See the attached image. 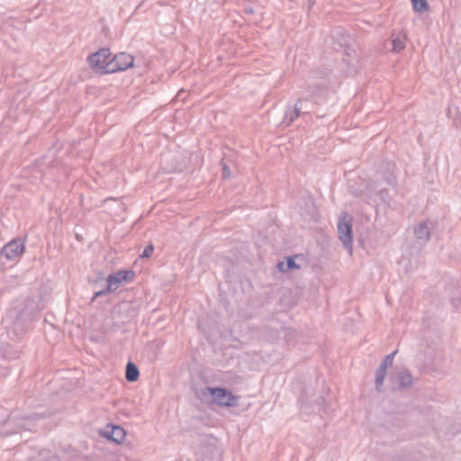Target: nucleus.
<instances>
[{
    "label": "nucleus",
    "instance_id": "1",
    "mask_svg": "<svg viewBox=\"0 0 461 461\" xmlns=\"http://www.w3.org/2000/svg\"><path fill=\"white\" fill-rule=\"evenodd\" d=\"M44 308L41 292L31 294L25 300L14 302L3 319L6 325L7 337L13 341L23 339L38 313Z\"/></svg>",
    "mask_w": 461,
    "mask_h": 461
},
{
    "label": "nucleus",
    "instance_id": "2",
    "mask_svg": "<svg viewBox=\"0 0 461 461\" xmlns=\"http://www.w3.org/2000/svg\"><path fill=\"white\" fill-rule=\"evenodd\" d=\"M6 335L0 337V376H5L8 374L9 367L5 365L6 361L16 359L20 357V349L17 346L7 341Z\"/></svg>",
    "mask_w": 461,
    "mask_h": 461
},
{
    "label": "nucleus",
    "instance_id": "3",
    "mask_svg": "<svg viewBox=\"0 0 461 461\" xmlns=\"http://www.w3.org/2000/svg\"><path fill=\"white\" fill-rule=\"evenodd\" d=\"M204 391H207L212 395V402L221 407H236L239 405L240 396L234 395L226 388L207 386Z\"/></svg>",
    "mask_w": 461,
    "mask_h": 461
},
{
    "label": "nucleus",
    "instance_id": "4",
    "mask_svg": "<svg viewBox=\"0 0 461 461\" xmlns=\"http://www.w3.org/2000/svg\"><path fill=\"white\" fill-rule=\"evenodd\" d=\"M111 54L110 50L107 48H102L91 54L87 59L90 68L95 73L110 74L111 71H106V67L109 64V59H111Z\"/></svg>",
    "mask_w": 461,
    "mask_h": 461
},
{
    "label": "nucleus",
    "instance_id": "5",
    "mask_svg": "<svg viewBox=\"0 0 461 461\" xmlns=\"http://www.w3.org/2000/svg\"><path fill=\"white\" fill-rule=\"evenodd\" d=\"M338 235L339 239L343 244L344 248L351 253L353 242V231L350 220H348V215L345 214L340 217L338 222Z\"/></svg>",
    "mask_w": 461,
    "mask_h": 461
},
{
    "label": "nucleus",
    "instance_id": "6",
    "mask_svg": "<svg viewBox=\"0 0 461 461\" xmlns=\"http://www.w3.org/2000/svg\"><path fill=\"white\" fill-rule=\"evenodd\" d=\"M133 57L128 53L121 52L114 55L109 59V64L106 67V71L115 73L117 71L125 70L133 66Z\"/></svg>",
    "mask_w": 461,
    "mask_h": 461
},
{
    "label": "nucleus",
    "instance_id": "7",
    "mask_svg": "<svg viewBox=\"0 0 461 461\" xmlns=\"http://www.w3.org/2000/svg\"><path fill=\"white\" fill-rule=\"evenodd\" d=\"M397 352H398V350H394L391 354L387 355L382 360V362L380 363L379 366L376 369L375 384L376 391L380 393L384 392L383 385H384V381L386 374H387V372H386L387 368L389 366H392L394 356L397 354Z\"/></svg>",
    "mask_w": 461,
    "mask_h": 461
},
{
    "label": "nucleus",
    "instance_id": "8",
    "mask_svg": "<svg viewBox=\"0 0 461 461\" xmlns=\"http://www.w3.org/2000/svg\"><path fill=\"white\" fill-rule=\"evenodd\" d=\"M23 251L24 243L20 239H14L3 247L1 255L9 260H15L23 255Z\"/></svg>",
    "mask_w": 461,
    "mask_h": 461
},
{
    "label": "nucleus",
    "instance_id": "9",
    "mask_svg": "<svg viewBox=\"0 0 461 461\" xmlns=\"http://www.w3.org/2000/svg\"><path fill=\"white\" fill-rule=\"evenodd\" d=\"M393 390H402L409 388L413 384V377L410 371L401 369L391 378Z\"/></svg>",
    "mask_w": 461,
    "mask_h": 461
},
{
    "label": "nucleus",
    "instance_id": "10",
    "mask_svg": "<svg viewBox=\"0 0 461 461\" xmlns=\"http://www.w3.org/2000/svg\"><path fill=\"white\" fill-rule=\"evenodd\" d=\"M436 225L437 223L434 221L425 220L414 228V235L420 243L426 244L430 240L431 231Z\"/></svg>",
    "mask_w": 461,
    "mask_h": 461
},
{
    "label": "nucleus",
    "instance_id": "11",
    "mask_svg": "<svg viewBox=\"0 0 461 461\" xmlns=\"http://www.w3.org/2000/svg\"><path fill=\"white\" fill-rule=\"evenodd\" d=\"M100 436L108 440L120 444L126 436L124 429L119 425L107 424V426L101 429Z\"/></svg>",
    "mask_w": 461,
    "mask_h": 461
},
{
    "label": "nucleus",
    "instance_id": "12",
    "mask_svg": "<svg viewBox=\"0 0 461 461\" xmlns=\"http://www.w3.org/2000/svg\"><path fill=\"white\" fill-rule=\"evenodd\" d=\"M313 396V390L305 388L301 395V403L304 407H311L313 410L318 409L321 410L324 404V397L321 395H318L314 399H311L310 397Z\"/></svg>",
    "mask_w": 461,
    "mask_h": 461
},
{
    "label": "nucleus",
    "instance_id": "13",
    "mask_svg": "<svg viewBox=\"0 0 461 461\" xmlns=\"http://www.w3.org/2000/svg\"><path fill=\"white\" fill-rule=\"evenodd\" d=\"M135 276L132 270H121L116 273L111 274L106 277L107 282L113 281V285L117 290L123 282H130Z\"/></svg>",
    "mask_w": 461,
    "mask_h": 461
},
{
    "label": "nucleus",
    "instance_id": "14",
    "mask_svg": "<svg viewBox=\"0 0 461 461\" xmlns=\"http://www.w3.org/2000/svg\"><path fill=\"white\" fill-rule=\"evenodd\" d=\"M279 323H274L273 325H267L263 329V334L266 339L269 341H276L281 339V328Z\"/></svg>",
    "mask_w": 461,
    "mask_h": 461
},
{
    "label": "nucleus",
    "instance_id": "15",
    "mask_svg": "<svg viewBox=\"0 0 461 461\" xmlns=\"http://www.w3.org/2000/svg\"><path fill=\"white\" fill-rule=\"evenodd\" d=\"M302 101L303 99L299 98L293 107H288L286 109L285 113V122H286L287 125L299 117L302 110Z\"/></svg>",
    "mask_w": 461,
    "mask_h": 461
},
{
    "label": "nucleus",
    "instance_id": "16",
    "mask_svg": "<svg viewBox=\"0 0 461 461\" xmlns=\"http://www.w3.org/2000/svg\"><path fill=\"white\" fill-rule=\"evenodd\" d=\"M140 376V371L137 366L129 361L125 368V378L128 382H135Z\"/></svg>",
    "mask_w": 461,
    "mask_h": 461
},
{
    "label": "nucleus",
    "instance_id": "17",
    "mask_svg": "<svg viewBox=\"0 0 461 461\" xmlns=\"http://www.w3.org/2000/svg\"><path fill=\"white\" fill-rule=\"evenodd\" d=\"M406 35L398 34L392 40V50L394 52H400L405 48Z\"/></svg>",
    "mask_w": 461,
    "mask_h": 461
},
{
    "label": "nucleus",
    "instance_id": "18",
    "mask_svg": "<svg viewBox=\"0 0 461 461\" xmlns=\"http://www.w3.org/2000/svg\"><path fill=\"white\" fill-rule=\"evenodd\" d=\"M115 290H116L115 287L113 285V281L107 282L105 280V284L104 285V286L100 290L95 291L94 293V296L92 298V301L95 300L98 297H101V296L106 295V294H108L110 293H113Z\"/></svg>",
    "mask_w": 461,
    "mask_h": 461
},
{
    "label": "nucleus",
    "instance_id": "19",
    "mask_svg": "<svg viewBox=\"0 0 461 461\" xmlns=\"http://www.w3.org/2000/svg\"><path fill=\"white\" fill-rule=\"evenodd\" d=\"M280 328L282 333L281 338H283L287 344L294 342L296 336V331L293 329L285 328L283 326H280Z\"/></svg>",
    "mask_w": 461,
    "mask_h": 461
},
{
    "label": "nucleus",
    "instance_id": "20",
    "mask_svg": "<svg viewBox=\"0 0 461 461\" xmlns=\"http://www.w3.org/2000/svg\"><path fill=\"white\" fill-rule=\"evenodd\" d=\"M412 7L414 11L422 13L429 9V4L427 0H411Z\"/></svg>",
    "mask_w": 461,
    "mask_h": 461
},
{
    "label": "nucleus",
    "instance_id": "21",
    "mask_svg": "<svg viewBox=\"0 0 461 461\" xmlns=\"http://www.w3.org/2000/svg\"><path fill=\"white\" fill-rule=\"evenodd\" d=\"M298 268H300V267L296 264L294 257H288L285 261V269L290 271Z\"/></svg>",
    "mask_w": 461,
    "mask_h": 461
},
{
    "label": "nucleus",
    "instance_id": "22",
    "mask_svg": "<svg viewBox=\"0 0 461 461\" xmlns=\"http://www.w3.org/2000/svg\"><path fill=\"white\" fill-rule=\"evenodd\" d=\"M154 251V247L152 244H149L148 245L144 250L142 251L141 255H140V258H149L151 256V254L153 253Z\"/></svg>",
    "mask_w": 461,
    "mask_h": 461
},
{
    "label": "nucleus",
    "instance_id": "23",
    "mask_svg": "<svg viewBox=\"0 0 461 461\" xmlns=\"http://www.w3.org/2000/svg\"><path fill=\"white\" fill-rule=\"evenodd\" d=\"M230 176V169L225 164L222 165V177L229 178Z\"/></svg>",
    "mask_w": 461,
    "mask_h": 461
},
{
    "label": "nucleus",
    "instance_id": "24",
    "mask_svg": "<svg viewBox=\"0 0 461 461\" xmlns=\"http://www.w3.org/2000/svg\"><path fill=\"white\" fill-rule=\"evenodd\" d=\"M277 268L280 272H283V273L288 272V270L285 269V262H284V261L277 263Z\"/></svg>",
    "mask_w": 461,
    "mask_h": 461
},
{
    "label": "nucleus",
    "instance_id": "25",
    "mask_svg": "<svg viewBox=\"0 0 461 461\" xmlns=\"http://www.w3.org/2000/svg\"><path fill=\"white\" fill-rule=\"evenodd\" d=\"M386 182L389 184V185H394V176L393 174H389L386 178H385Z\"/></svg>",
    "mask_w": 461,
    "mask_h": 461
},
{
    "label": "nucleus",
    "instance_id": "26",
    "mask_svg": "<svg viewBox=\"0 0 461 461\" xmlns=\"http://www.w3.org/2000/svg\"><path fill=\"white\" fill-rule=\"evenodd\" d=\"M244 13H245V14H253V13H254V10H253V8H252L251 6H246V7L244 8Z\"/></svg>",
    "mask_w": 461,
    "mask_h": 461
},
{
    "label": "nucleus",
    "instance_id": "27",
    "mask_svg": "<svg viewBox=\"0 0 461 461\" xmlns=\"http://www.w3.org/2000/svg\"><path fill=\"white\" fill-rule=\"evenodd\" d=\"M215 449H216V453H217V456H218L219 459H221V456H222V452H221V450H220V449H218V448H215Z\"/></svg>",
    "mask_w": 461,
    "mask_h": 461
}]
</instances>
